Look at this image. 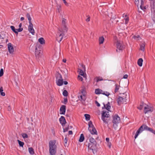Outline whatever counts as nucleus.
<instances>
[{"label":"nucleus","mask_w":155,"mask_h":155,"mask_svg":"<svg viewBox=\"0 0 155 155\" xmlns=\"http://www.w3.org/2000/svg\"><path fill=\"white\" fill-rule=\"evenodd\" d=\"M59 121L63 126H64L65 124L66 120L64 117L61 116L59 119Z\"/></svg>","instance_id":"nucleus-16"},{"label":"nucleus","mask_w":155,"mask_h":155,"mask_svg":"<svg viewBox=\"0 0 155 155\" xmlns=\"http://www.w3.org/2000/svg\"><path fill=\"white\" fill-rule=\"evenodd\" d=\"M63 1L64 3L65 4V5L68 6V3H67V2H66V0H62Z\"/></svg>","instance_id":"nucleus-48"},{"label":"nucleus","mask_w":155,"mask_h":155,"mask_svg":"<svg viewBox=\"0 0 155 155\" xmlns=\"http://www.w3.org/2000/svg\"><path fill=\"white\" fill-rule=\"evenodd\" d=\"M120 121V118L117 114H115L113 116V122L114 124L113 127L116 128L117 126V124Z\"/></svg>","instance_id":"nucleus-9"},{"label":"nucleus","mask_w":155,"mask_h":155,"mask_svg":"<svg viewBox=\"0 0 155 155\" xmlns=\"http://www.w3.org/2000/svg\"><path fill=\"white\" fill-rule=\"evenodd\" d=\"M143 107L144 109V112L145 114L148 113L149 112L152 111L153 110V107L143 104H141L140 106L138 107V108L139 110H141Z\"/></svg>","instance_id":"nucleus-4"},{"label":"nucleus","mask_w":155,"mask_h":155,"mask_svg":"<svg viewBox=\"0 0 155 155\" xmlns=\"http://www.w3.org/2000/svg\"><path fill=\"white\" fill-rule=\"evenodd\" d=\"M140 8L143 11H144L147 8V7L144 5V2L143 1H141V3L140 5Z\"/></svg>","instance_id":"nucleus-21"},{"label":"nucleus","mask_w":155,"mask_h":155,"mask_svg":"<svg viewBox=\"0 0 155 155\" xmlns=\"http://www.w3.org/2000/svg\"><path fill=\"white\" fill-rule=\"evenodd\" d=\"M78 79L81 81H82L83 79L82 77L80 76V75H78Z\"/></svg>","instance_id":"nucleus-46"},{"label":"nucleus","mask_w":155,"mask_h":155,"mask_svg":"<svg viewBox=\"0 0 155 155\" xmlns=\"http://www.w3.org/2000/svg\"><path fill=\"white\" fill-rule=\"evenodd\" d=\"M124 20H125V24H127L128 23L129 21V19L128 17H126V18H124Z\"/></svg>","instance_id":"nucleus-39"},{"label":"nucleus","mask_w":155,"mask_h":155,"mask_svg":"<svg viewBox=\"0 0 155 155\" xmlns=\"http://www.w3.org/2000/svg\"><path fill=\"white\" fill-rule=\"evenodd\" d=\"M22 137L23 138H26L28 137L27 134L25 133H23L22 134Z\"/></svg>","instance_id":"nucleus-41"},{"label":"nucleus","mask_w":155,"mask_h":155,"mask_svg":"<svg viewBox=\"0 0 155 155\" xmlns=\"http://www.w3.org/2000/svg\"><path fill=\"white\" fill-rule=\"evenodd\" d=\"M18 144L20 147H23V145H24V142L20 141V140H18Z\"/></svg>","instance_id":"nucleus-37"},{"label":"nucleus","mask_w":155,"mask_h":155,"mask_svg":"<svg viewBox=\"0 0 155 155\" xmlns=\"http://www.w3.org/2000/svg\"><path fill=\"white\" fill-rule=\"evenodd\" d=\"M104 39L103 36H101L99 38V43L100 45L103 44L104 42Z\"/></svg>","instance_id":"nucleus-23"},{"label":"nucleus","mask_w":155,"mask_h":155,"mask_svg":"<svg viewBox=\"0 0 155 155\" xmlns=\"http://www.w3.org/2000/svg\"><path fill=\"white\" fill-rule=\"evenodd\" d=\"M84 116L86 120H89L90 119V116L89 114H84Z\"/></svg>","instance_id":"nucleus-35"},{"label":"nucleus","mask_w":155,"mask_h":155,"mask_svg":"<svg viewBox=\"0 0 155 155\" xmlns=\"http://www.w3.org/2000/svg\"><path fill=\"white\" fill-rule=\"evenodd\" d=\"M88 130L92 134H97V132L94 127L91 121H90L88 123Z\"/></svg>","instance_id":"nucleus-8"},{"label":"nucleus","mask_w":155,"mask_h":155,"mask_svg":"<svg viewBox=\"0 0 155 155\" xmlns=\"http://www.w3.org/2000/svg\"><path fill=\"white\" fill-rule=\"evenodd\" d=\"M73 134L71 130H70L68 131V134L69 135L72 134Z\"/></svg>","instance_id":"nucleus-54"},{"label":"nucleus","mask_w":155,"mask_h":155,"mask_svg":"<svg viewBox=\"0 0 155 155\" xmlns=\"http://www.w3.org/2000/svg\"><path fill=\"white\" fill-rule=\"evenodd\" d=\"M87 18L85 20L87 22H88L90 21V17L89 15H86Z\"/></svg>","instance_id":"nucleus-42"},{"label":"nucleus","mask_w":155,"mask_h":155,"mask_svg":"<svg viewBox=\"0 0 155 155\" xmlns=\"http://www.w3.org/2000/svg\"><path fill=\"white\" fill-rule=\"evenodd\" d=\"M144 130L149 131L155 135V130H154L152 128L148 127L146 125L143 124L140 126L136 132L134 136L135 139L137 138L138 136Z\"/></svg>","instance_id":"nucleus-2"},{"label":"nucleus","mask_w":155,"mask_h":155,"mask_svg":"<svg viewBox=\"0 0 155 155\" xmlns=\"http://www.w3.org/2000/svg\"><path fill=\"white\" fill-rule=\"evenodd\" d=\"M128 75L127 74H125L124 76H123V78H124V79H127V77H128Z\"/></svg>","instance_id":"nucleus-49"},{"label":"nucleus","mask_w":155,"mask_h":155,"mask_svg":"<svg viewBox=\"0 0 155 155\" xmlns=\"http://www.w3.org/2000/svg\"><path fill=\"white\" fill-rule=\"evenodd\" d=\"M28 150L29 153L33 155L34 154L35 152L34 151V150L32 148L29 147Z\"/></svg>","instance_id":"nucleus-30"},{"label":"nucleus","mask_w":155,"mask_h":155,"mask_svg":"<svg viewBox=\"0 0 155 155\" xmlns=\"http://www.w3.org/2000/svg\"><path fill=\"white\" fill-rule=\"evenodd\" d=\"M63 95L65 97L67 96L68 95V92L66 90H64L63 92Z\"/></svg>","instance_id":"nucleus-36"},{"label":"nucleus","mask_w":155,"mask_h":155,"mask_svg":"<svg viewBox=\"0 0 155 155\" xmlns=\"http://www.w3.org/2000/svg\"><path fill=\"white\" fill-rule=\"evenodd\" d=\"M57 84L58 86H61L63 84V81L61 75L58 73L56 75Z\"/></svg>","instance_id":"nucleus-10"},{"label":"nucleus","mask_w":155,"mask_h":155,"mask_svg":"<svg viewBox=\"0 0 155 155\" xmlns=\"http://www.w3.org/2000/svg\"><path fill=\"white\" fill-rule=\"evenodd\" d=\"M67 25L66 19L63 18L62 20L61 28H59L56 35V40L59 42H60L61 41L64 37L65 34L67 31Z\"/></svg>","instance_id":"nucleus-1"},{"label":"nucleus","mask_w":155,"mask_h":155,"mask_svg":"<svg viewBox=\"0 0 155 155\" xmlns=\"http://www.w3.org/2000/svg\"><path fill=\"white\" fill-rule=\"evenodd\" d=\"M110 108V104L109 102H108L106 105L104 104V107H102V108H104L107 110V111H109Z\"/></svg>","instance_id":"nucleus-20"},{"label":"nucleus","mask_w":155,"mask_h":155,"mask_svg":"<svg viewBox=\"0 0 155 155\" xmlns=\"http://www.w3.org/2000/svg\"><path fill=\"white\" fill-rule=\"evenodd\" d=\"M35 54L36 57L38 58H39L41 56L42 53L40 52H39L36 51H35Z\"/></svg>","instance_id":"nucleus-25"},{"label":"nucleus","mask_w":155,"mask_h":155,"mask_svg":"<svg viewBox=\"0 0 155 155\" xmlns=\"http://www.w3.org/2000/svg\"><path fill=\"white\" fill-rule=\"evenodd\" d=\"M69 129L68 127H66L65 128H63V132H67L68 131V130Z\"/></svg>","instance_id":"nucleus-45"},{"label":"nucleus","mask_w":155,"mask_h":155,"mask_svg":"<svg viewBox=\"0 0 155 155\" xmlns=\"http://www.w3.org/2000/svg\"><path fill=\"white\" fill-rule=\"evenodd\" d=\"M66 59H63V61L64 62V63H65L66 62Z\"/></svg>","instance_id":"nucleus-61"},{"label":"nucleus","mask_w":155,"mask_h":155,"mask_svg":"<svg viewBox=\"0 0 155 155\" xmlns=\"http://www.w3.org/2000/svg\"><path fill=\"white\" fill-rule=\"evenodd\" d=\"M132 38L136 40H139L141 39V38L139 35H134L132 37Z\"/></svg>","instance_id":"nucleus-33"},{"label":"nucleus","mask_w":155,"mask_h":155,"mask_svg":"<svg viewBox=\"0 0 155 155\" xmlns=\"http://www.w3.org/2000/svg\"><path fill=\"white\" fill-rule=\"evenodd\" d=\"M11 29L16 34H18V32H20L23 30V28H19L17 29H15L14 26H11Z\"/></svg>","instance_id":"nucleus-14"},{"label":"nucleus","mask_w":155,"mask_h":155,"mask_svg":"<svg viewBox=\"0 0 155 155\" xmlns=\"http://www.w3.org/2000/svg\"><path fill=\"white\" fill-rule=\"evenodd\" d=\"M1 94L2 96H5V93L4 92H2L1 93Z\"/></svg>","instance_id":"nucleus-56"},{"label":"nucleus","mask_w":155,"mask_h":155,"mask_svg":"<svg viewBox=\"0 0 155 155\" xmlns=\"http://www.w3.org/2000/svg\"><path fill=\"white\" fill-rule=\"evenodd\" d=\"M102 94L104 95L107 96H108L110 95V94L107 91H103Z\"/></svg>","instance_id":"nucleus-40"},{"label":"nucleus","mask_w":155,"mask_h":155,"mask_svg":"<svg viewBox=\"0 0 155 155\" xmlns=\"http://www.w3.org/2000/svg\"><path fill=\"white\" fill-rule=\"evenodd\" d=\"M144 47H145L144 45L143 44V45H141L140 46V50L143 51L144 50Z\"/></svg>","instance_id":"nucleus-43"},{"label":"nucleus","mask_w":155,"mask_h":155,"mask_svg":"<svg viewBox=\"0 0 155 155\" xmlns=\"http://www.w3.org/2000/svg\"><path fill=\"white\" fill-rule=\"evenodd\" d=\"M96 104H97V105L98 107H99L100 106V105L99 103H98L97 101L96 102Z\"/></svg>","instance_id":"nucleus-55"},{"label":"nucleus","mask_w":155,"mask_h":155,"mask_svg":"<svg viewBox=\"0 0 155 155\" xmlns=\"http://www.w3.org/2000/svg\"><path fill=\"white\" fill-rule=\"evenodd\" d=\"M64 102H67V99H64Z\"/></svg>","instance_id":"nucleus-62"},{"label":"nucleus","mask_w":155,"mask_h":155,"mask_svg":"<svg viewBox=\"0 0 155 155\" xmlns=\"http://www.w3.org/2000/svg\"><path fill=\"white\" fill-rule=\"evenodd\" d=\"M28 30L29 32L33 35L35 34V31L33 28V25L32 23H29L28 26Z\"/></svg>","instance_id":"nucleus-12"},{"label":"nucleus","mask_w":155,"mask_h":155,"mask_svg":"<svg viewBox=\"0 0 155 155\" xmlns=\"http://www.w3.org/2000/svg\"><path fill=\"white\" fill-rule=\"evenodd\" d=\"M78 98L79 100L82 102L83 101H84L86 100V95L79 94Z\"/></svg>","instance_id":"nucleus-17"},{"label":"nucleus","mask_w":155,"mask_h":155,"mask_svg":"<svg viewBox=\"0 0 155 155\" xmlns=\"http://www.w3.org/2000/svg\"><path fill=\"white\" fill-rule=\"evenodd\" d=\"M122 17L123 18H126V17H127L128 16L126 14H124L123 15Z\"/></svg>","instance_id":"nucleus-50"},{"label":"nucleus","mask_w":155,"mask_h":155,"mask_svg":"<svg viewBox=\"0 0 155 155\" xmlns=\"http://www.w3.org/2000/svg\"><path fill=\"white\" fill-rule=\"evenodd\" d=\"M26 17L28 18V19L29 21V23H31V18L30 16V15L28 13H27L26 14Z\"/></svg>","instance_id":"nucleus-32"},{"label":"nucleus","mask_w":155,"mask_h":155,"mask_svg":"<svg viewBox=\"0 0 155 155\" xmlns=\"http://www.w3.org/2000/svg\"><path fill=\"white\" fill-rule=\"evenodd\" d=\"M112 18H113L114 19H115L116 18V17L115 16V17H112Z\"/></svg>","instance_id":"nucleus-63"},{"label":"nucleus","mask_w":155,"mask_h":155,"mask_svg":"<svg viewBox=\"0 0 155 155\" xmlns=\"http://www.w3.org/2000/svg\"><path fill=\"white\" fill-rule=\"evenodd\" d=\"M3 74V70L2 68L0 71V77H2Z\"/></svg>","instance_id":"nucleus-44"},{"label":"nucleus","mask_w":155,"mask_h":155,"mask_svg":"<svg viewBox=\"0 0 155 155\" xmlns=\"http://www.w3.org/2000/svg\"><path fill=\"white\" fill-rule=\"evenodd\" d=\"M57 12L59 13H60L61 11V6L60 4H57L56 5Z\"/></svg>","instance_id":"nucleus-26"},{"label":"nucleus","mask_w":155,"mask_h":155,"mask_svg":"<svg viewBox=\"0 0 155 155\" xmlns=\"http://www.w3.org/2000/svg\"><path fill=\"white\" fill-rule=\"evenodd\" d=\"M22 24L21 23H20L19 25V28H22L21 27V26H22Z\"/></svg>","instance_id":"nucleus-58"},{"label":"nucleus","mask_w":155,"mask_h":155,"mask_svg":"<svg viewBox=\"0 0 155 155\" xmlns=\"http://www.w3.org/2000/svg\"><path fill=\"white\" fill-rule=\"evenodd\" d=\"M87 92L86 91V89L85 87H82L81 89V90L80 93L79 94L83 95H85L86 96Z\"/></svg>","instance_id":"nucleus-18"},{"label":"nucleus","mask_w":155,"mask_h":155,"mask_svg":"<svg viewBox=\"0 0 155 155\" xmlns=\"http://www.w3.org/2000/svg\"><path fill=\"white\" fill-rule=\"evenodd\" d=\"M103 91L100 89H97L95 90V93L96 94H102Z\"/></svg>","instance_id":"nucleus-27"},{"label":"nucleus","mask_w":155,"mask_h":155,"mask_svg":"<svg viewBox=\"0 0 155 155\" xmlns=\"http://www.w3.org/2000/svg\"><path fill=\"white\" fill-rule=\"evenodd\" d=\"M107 145L110 148H111V144L110 142L107 143Z\"/></svg>","instance_id":"nucleus-47"},{"label":"nucleus","mask_w":155,"mask_h":155,"mask_svg":"<svg viewBox=\"0 0 155 155\" xmlns=\"http://www.w3.org/2000/svg\"><path fill=\"white\" fill-rule=\"evenodd\" d=\"M55 140L50 141L49 143V152L51 155H54L56 153L57 146Z\"/></svg>","instance_id":"nucleus-3"},{"label":"nucleus","mask_w":155,"mask_h":155,"mask_svg":"<svg viewBox=\"0 0 155 155\" xmlns=\"http://www.w3.org/2000/svg\"><path fill=\"white\" fill-rule=\"evenodd\" d=\"M84 137L83 134H81L79 140V142H82L84 140Z\"/></svg>","instance_id":"nucleus-29"},{"label":"nucleus","mask_w":155,"mask_h":155,"mask_svg":"<svg viewBox=\"0 0 155 155\" xmlns=\"http://www.w3.org/2000/svg\"><path fill=\"white\" fill-rule=\"evenodd\" d=\"M110 115L109 111L107 110H103L101 113V119L104 123L107 124L109 120Z\"/></svg>","instance_id":"nucleus-5"},{"label":"nucleus","mask_w":155,"mask_h":155,"mask_svg":"<svg viewBox=\"0 0 155 155\" xmlns=\"http://www.w3.org/2000/svg\"><path fill=\"white\" fill-rule=\"evenodd\" d=\"M123 96L122 97H119L117 99V102L118 104L120 105L121 104L127 102V94L126 93H124L123 94Z\"/></svg>","instance_id":"nucleus-7"},{"label":"nucleus","mask_w":155,"mask_h":155,"mask_svg":"<svg viewBox=\"0 0 155 155\" xmlns=\"http://www.w3.org/2000/svg\"><path fill=\"white\" fill-rule=\"evenodd\" d=\"M54 57H55L54 56H53V60H54L56 61L58 60V56L55 58Z\"/></svg>","instance_id":"nucleus-51"},{"label":"nucleus","mask_w":155,"mask_h":155,"mask_svg":"<svg viewBox=\"0 0 155 155\" xmlns=\"http://www.w3.org/2000/svg\"><path fill=\"white\" fill-rule=\"evenodd\" d=\"M143 62V60L142 58H140L137 61L138 65L140 67H141L142 66Z\"/></svg>","instance_id":"nucleus-28"},{"label":"nucleus","mask_w":155,"mask_h":155,"mask_svg":"<svg viewBox=\"0 0 155 155\" xmlns=\"http://www.w3.org/2000/svg\"><path fill=\"white\" fill-rule=\"evenodd\" d=\"M120 87V86L117 84H116L115 85V88L114 91L115 93H117L118 92L119 90V88Z\"/></svg>","instance_id":"nucleus-31"},{"label":"nucleus","mask_w":155,"mask_h":155,"mask_svg":"<svg viewBox=\"0 0 155 155\" xmlns=\"http://www.w3.org/2000/svg\"><path fill=\"white\" fill-rule=\"evenodd\" d=\"M3 88L2 87H1L0 88V93H1L2 92H3Z\"/></svg>","instance_id":"nucleus-53"},{"label":"nucleus","mask_w":155,"mask_h":155,"mask_svg":"<svg viewBox=\"0 0 155 155\" xmlns=\"http://www.w3.org/2000/svg\"><path fill=\"white\" fill-rule=\"evenodd\" d=\"M68 141V139L67 137H65L64 140V142L65 143H67Z\"/></svg>","instance_id":"nucleus-52"},{"label":"nucleus","mask_w":155,"mask_h":155,"mask_svg":"<svg viewBox=\"0 0 155 155\" xmlns=\"http://www.w3.org/2000/svg\"><path fill=\"white\" fill-rule=\"evenodd\" d=\"M24 19V18L23 17H21L20 18V20L21 21H23Z\"/></svg>","instance_id":"nucleus-60"},{"label":"nucleus","mask_w":155,"mask_h":155,"mask_svg":"<svg viewBox=\"0 0 155 155\" xmlns=\"http://www.w3.org/2000/svg\"><path fill=\"white\" fill-rule=\"evenodd\" d=\"M106 140L107 142V143L109 142V138H106Z\"/></svg>","instance_id":"nucleus-57"},{"label":"nucleus","mask_w":155,"mask_h":155,"mask_svg":"<svg viewBox=\"0 0 155 155\" xmlns=\"http://www.w3.org/2000/svg\"><path fill=\"white\" fill-rule=\"evenodd\" d=\"M89 140L90 143H89L88 147L89 149L92 150L94 153L93 150L96 147L97 144L95 140L92 137L90 138Z\"/></svg>","instance_id":"nucleus-6"},{"label":"nucleus","mask_w":155,"mask_h":155,"mask_svg":"<svg viewBox=\"0 0 155 155\" xmlns=\"http://www.w3.org/2000/svg\"><path fill=\"white\" fill-rule=\"evenodd\" d=\"M8 110H11V108L10 107H8Z\"/></svg>","instance_id":"nucleus-64"},{"label":"nucleus","mask_w":155,"mask_h":155,"mask_svg":"<svg viewBox=\"0 0 155 155\" xmlns=\"http://www.w3.org/2000/svg\"><path fill=\"white\" fill-rule=\"evenodd\" d=\"M66 110V107L65 105H62L60 109V114H64Z\"/></svg>","instance_id":"nucleus-13"},{"label":"nucleus","mask_w":155,"mask_h":155,"mask_svg":"<svg viewBox=\"0 0 155 155\" xmlns=\"http://www.w3.org/2000/svg\"><path fill=\"white\" fill-rule=\"evenodd\" d=\"M8 48L10 53L12 54L14 52V48L11 43H8Z\"/></svg>","instance_id":"nucleus-15"},{"label":"nucleus","mask_w":155,"mask_h":155,"mask_svg":"<svg viewBox=\"0 0 155 155\" xmlns=\"http://www.w3.org/2000/svg\"><path fill=\"white\" fill-rule=\"evenodd\" d=\"M38 42L42 45H44L45 43V41L43 38H40L38 40Z\"/></svg>","instance_id":"nucleus-22"},{"label":"nucleus","mask_w":155,"mask_h":155,"mask_svg":"<svg viewBox=\"0 0 155 155\" xmlns=\"http://www.w3.org/2000/svg\"><path fill=\"white\" fill-rule=\"evenodd\" d=\"M95 79L97 82H98L100 81L103 80L102 78L100 77H97Z\"/></svg>","instance_id":"nucleus-38"},{"label":"nucleus","mask_w":155,"mask_h":155,"mask_svg":"<svg viewBox=\"0 0 155 155\" xmlns=\"http://www.w3.org/2000/svg\"><path fill=\"white\" fill-rule=\"evenodd\" d=\"M143 1V0H134V2L135 4L137 5V6L138 7L140 5V3H141V1Z\"/></svg>","instance_id":"nucleus-34"},{"label":"nucleus","mask_w":155,"mask_h":155,"mask_svg":"<svg viewBox=\"0 0 155 155\" xmlns=\"http://www.w3.org/2000/svg\"><path fill=\"white\" fill-rule=\"evenodd\" d=\"M151 11V17L153 19L155 18V8H152Z\"/></svg>","instance_id":"nucleus-24"},{"label":"nucleus","mask_w":155,"mask_h":155,"mask_svg":"<svg viewBox=\"0 0 155 155\" xmlns=\"http://www.w3.org/2000/svg\"><path fill=\"white\" fill-rule=\"evenodd\" d=\"M63 83L65 85H67L68 84V83L67 81H64L63 82Z\"/></svg>","instance_id":"nucleus-59"},{"label":"nucleus","mask_w":155,"mask_h":155,"mask_svg":"<svg viewBox=\"0 0 155 155\" xmlns=\"http://www.w3.org/2000/svg\"><path fill=\"white\" fill-rule=\"evenodd\" d=\"M78 72H79V74L82 76L84 78H86V74H84V71H83L81 70V69H79L78 71Z\"/></svg>","instance_id":"nucleus-19"},{"label":"nucleus","mask_w":155,"mask_h":155,"mask_svg":"<svg viewBox=\"0 0 155 155\" xmlns=\"http://www.w3.org/2000/svg\"><path fill=\"white\" fill-rule=\"evenodd\" d=\"M116 45L117 48L119 50H122L124 48V45L121 41H117Z\"/></svg>","instance_id":"nucleus-11"}]
</instances>
